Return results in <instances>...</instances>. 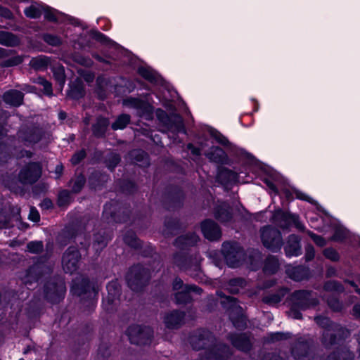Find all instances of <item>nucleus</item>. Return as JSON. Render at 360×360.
<instances>
[{"mask_svg": "<svg viewBox=\"0 0 360 360\" xmlns=\"http://www.w3.org/2000/svg\"><path fill=\"white\" fill-rule=\"evenodd\" d=\"M214 341L212 333L203 329L198 330L190 339L194 349H205V356L200 360H228L232 354L231 349L225 345H213Z\"/></svg>", "mask_w": 360, "mask_h": 360, "instance_id": "obj_1", "label": "nucleus"}, {"mask_svg": "<svg viewBox=\"0 0 360 360\" xmlns=\"http://www.w3.org/2000/svg\"><path fill=\"white\" fill-rule=\"evenodd\" d=\"M49 60L47 57L39 56L30 60V65L35 70H44L49 65Z\"/></svg>", "mask_w": 360, "mask_h": 360, "instance_id": "obj_37", "label": "nucleus"}, {"mask_svg": "<svg viewBox=\"0 0 360 360\" xmlns=\"http://www.w3.org/2000/svg\"><path fill=\"white\" fill-rule=\"evenodd\" d=\"M149 278L150 273L148 269L143 268L139 264L132 266L126 276L129 287L134 291L141 290Z\"/></svg>", "mask_w": 360, "mask_h": 360, "instance_id": "obj_5", "label": "nucleus"}, {"mask_svg": "<svg viewBox=\"0 0 360 360\" xmlns=\"http://www.w3.org/2000/svg\"><path fill=\"white\" fill-rule=\"evenodd\" d=\"M44 292L48 300L56 303L63 298L65 287L62 281L58 283L49 282L45 285Z\"/></svg>", "mask_w": 360, "mask_h": 360, "instance_id": "obj_12", "label": "nucleus"}, {"mask_svg": "<svg viewBox=\"0 0 360 360\" xmlns=\"http://www.w3.org/2000/svg\"><path fill=\"white\" fill-rule=\"evenodd\" d=\"M279 267L278 259L274 256L268 257L264 263V272L266 274H275Z\"/></svg>", "mask_w": 360, "mask_h": 360, "instance_id": "obj_34", "label": "nucleus"}, {"mask_svg": "<svg viewBox=\"0 0 360 360\" xmlns=\"http://www.w3.org/2000/svg\"><path fill=\"white\" fill-rule=\"evenodd\" d=\"M214 215L221 223H229L233 218L232 208L229 203L225 202H221L216 207Z\"/></svg>", "mask_w": 360, "mask_h": 360, "instance_id": "obj_19", "label": "nucleus"}, {"mask_svg": "<svg viewBox=\"0 0 360 360\" xmlns=\"http://www.w3.org/2000/svg\"><path fill=\"white\" fill-rule=\"evenodd\" d=\"M139 73L146 79L153 82L155 79L154 73L148 69L141 68L139 70Z\"/></svg>", "mask_w": 360, "mask_h": 360, "instance_id": "obj_49", "label": "nucleus"}, {"mask_svg": "<svg viewBox=\"0 0 360 360\" xmlns=\"http://www.w3.org/2000/svg\"><path fill=\"white\" fill-rule=\"evenodd\" d=\"M68 96L73 99H79L84 96V90L80 82H76L70 84Z\"/></svg>", "mask_w": 360, "mask_h": 360, "instance_id": "obj_35", "label": "nucleus"}, {"mask_svg": "<svg viewBox=\"0 0 360 360\" xmlns=\"http://www.w3.org/2000/svg\"><path fill=\"white\" fill-rule=\"evenodd\" d=\"M292 304L301 310H305L317 303L316 295L307 290H297L291 295Z\"/></svg>", "mask_w": 360, "mask_h": 360, "instance_id": "obj_8", "label": "nucleus"}, {"mask_svg": "<svg viewBox=\"0 0 360 360\" xmlns=\"http://www.w3.org/2000/svg\"><path fill=\"white\" fill-rule=\"evenodd\" d=\"M29 219L31 221H34V222H37L39 221L40 216H39L38 211L35 208H34V207L30 208V214H29Z\"/></svg>", "mask_w": 360, "mask_h": 360, "instance_id": "obj_61", "label": "nucleus"}, {"mask_svg": "<svg viewBox=\"0 0 360 360\" xmlns=\"http://www.w3.org/2000/svg\"><path fill=\"white\" fill-rule=\"evenodd\" d=\"M261 238L263 245L274 252L279 250L283 245L281 232L271 226L261 230Z\"/></svg>", "mask_w": 360, "mask_h": 360, "instance_id": "obj_6", "label": "nucleus"}, {"mask_svg": "<svg viewBox=\"0 0 360 360\" xmlns=\"http://www.w3.org/2000/svg\"><path fill=\"white\" fill-rule=\"evenodd\" d=\"M198 240V236L195 233H192L177 238L175 241V245L181 249H185L188 246L195 245Z\"/></svg>", "mask_w": 360, "mask_h": 360, "instance_id": "obj_26", "label": "nucleus"}, {"mask_svg": "<svg viewBox=\"0 0 360 360\" xmlns=\"http://www.w3.org/2000/svg\"><path fill=\"white\" fill-rule=\"evenodd\" d=\"M129 341L135 345H147L151 342L153 330L150 327L134 325L130 326L127 332Z\"/></svg>", "mask_w": 360, "mask_h": 360, "instance_id": "obj_7", "label": "nucleus"}, {"mask_svg": "<svg viewBox=\"0 0 360 360\" xmlns=\"http://www.w3.org/2000/svg\"><path fill=\"white\" fill-rule=\"evenodd\" d=\"M190 285H184L181 279L176 278L173 282V290H186V288H189Z\"/></svg>", "mask_w": 360, "mask_h": 360, "instance_id": "obj_58", "label": "nucleus"}, {"mask_svg": "<svg viewBox=\"0 0 360 360\" xmlns=\"http://www.w3.org/2000/svg\"><path fill=\"white\" fill-rule=\"evenodd\" d=\"M25 15L30 18H38L42 14V9L36 6H30L25 9Z\"/></svg>", "mask_w": 360, "mask_h": 360, "instance_id": "obj_40", "label": "nucleus"}, {"mask_svg": "<svg viewBox=\"0 0 360 360\" xmlns=\"http://www.w3.org/2000/svg\"><path fill=\"white\" fill-rule=\"evenodd\" d=\"M324 290L327 292H333L330 298L327 299V302L330 309L338 311L342 309V304L338 301L335 294L343 290V287L337 281H330L325 283Z\"/></svg>", "mask_w": 360, "mask_h": 360, "instance_id": "obj_14", "label": "nucleus"}, {"mask_svg": "<svg viewBox=\"0 0 360 360\" xmlns=\"http://www.w3.org/2000/svg\"><path fill=\"white\" fill-rule=\"evenodd\" d=\"M123 105L136 110L139 116L150 117L153 113L152 106L146 101L139 98L129 97L123 101Z\"/></svg>", "mask_w": 360, "mask_h": 360, "instance_id": "obj_13", "label": "nucleus"}, {"mask_svg": "<svg viewBox=\"0 0 360 360\" xmlns=\"http://www.w3.org/2000/svg\"><path fill=\"white\" fill-rule=\"evenodd\" d=\"M290 337V333H285L281 332L271 333L269 335L270 340L272 342L278 341L281 340H286Z\"/></svg>", "mask_w": 360, "mask_h": 360, "instance_id": "obj_53", "label": "nucleus"}, {"mask_svg": "<svg viewBox=\"0 0 360 360\" xmlns=\"http://www.w3.org/2000/svg\"><path fill=\"white\" fill-rule=\"evenodd\" d=\"M184 314L174 310L167 314L164 318V322L167 328L170 329L179 328L184 321Z\"/></svg>", "mask_w": 360, "mask_h": 360, "instance_id": "obj_21", "label": "nucleus"}, {"mask_svg": "<svg viewBox=\"0 0 360 360\" xmlns=\"http://www.w3.org/2000/svg\"><path fill=\"white\" fill-rule=\"evenodd\" d=\"M238 175L236 172L228 169H223L219 171L217 178L224 184H230L236 183L238 180Z\"/></svg>", "mask_w": 360, "mask_h": 360, "instance_id": "obj_29", "label": "nucleus"}, {"mask_svg": "<svg viewBox=\"0 0 360 360\" xmlns=\"http://www.w3.org/2000/svg\"><path fill=\"white\" fill-rule=\"evenodd\" d=\"M324 256L330 259L331 261H338L339 259V255L338 252L333 248H326L323 251Z\"/></svg>", "mask_w": 360, "mask_h": 360, "instance_id": "obj_48", "label": "nucleus"}, {"mask_svg": "<svg viewBox=\"0 0 360 360\" xmlns=\"http://www.w3.org/2000/svg\"><path fill=\"white\" fill-rule=\"evenodd\" d=\"M86 156V153L84 150H79L74 154L71 158V162L73 165L78 164Z\"/></svg>", "mask_w": 360, "mask_h": 360, "instance_id": "obj_57", "label": "nucleus"}, {"mask_svg": "<svg viewBox=\"0 0 360 360\" xmlns=\"http://www.w3.org/2000/svg\"><path fill=\"white\" fill-rule=\"evenodd\" d=\"M273 219L282 229H287L290 225L295 224L300 227L298 217L281 210H276L273 214Z\"/></svg>", "mask_w": 360, "mask_h": 360, "instance_id": "obj_15", "label": "nucleus"}, {"mask_svg": "<svg viewBox=\"0 0 360 360\" xmlns=\"http://www.w3.org/2000/svg\"><path fill=\"white\" fill-rule=\"evenodd\" d=\"M36 82L42 86L44 88V93L47 96H52L53 90H52V84L51 82L47 81L43 77H38L36 80Z\"/></svg>", "mask_w": 360, "mask_h": 360, "instance_id": "obj_43", "label": "nucleus"}, {"mask_svg": "<svg viewBox=\"0 0 360 360\" xmlns=\"http://www.w3.org/2000/svg\"><path fill=\"white\" fill-rule=\"evenodd\" d=\"M285 272L289 278L296 281L304 279L309 274L308 269L302 266H287Z\"/></svg>", "mask_w": 360, "mask_h": 360, "instance_id": "obj_24", "label": "nucleus"}, {"mask_svg": "<svg viewBox=\"0 0 360 360\" xmlns=\"http://www.w3.org/2000/svg\"><path fill=\"white\" fill-rule=\"evenodd\" d=\"M288 289L285 288H280L276 292L268 294L263 297L262 301L269 305H274L281 301L283 297L287 294Z\"/></svg>", "mask_w": 360, "mask_h": 360, "instance_id": "obj_28", "label": "nucleus"}, {"mask_svg": "<svg viewBox=\"0 0 360 360\" xmlns=\"http://www.w3.org/2000/svg\"><path fill=\"white\" fill-rule=\"evenodd\" d=\"M285 252L288 257L298 256L301 254V246L300 238L296 235H290L288 237L287 243L285 246Z\"/></svg>", "mask_w": 360, "mask_h": 360, "instance_id": "obj_22", "label": "nucleus"}, {"mask_svg": "<svg viewBox=\"0 0 360 360\" xmlns=\"http://www.w3.org/2000/svg\"><path fill=\"white\" fill-rule=\"evenodd\" d=\"M221 252L227 264L232 268L240 266L245 258L243 250L235 242H224Z\"/></svg>", "mask_w": 360, "mask_h": 360, "instance_id": "obj_4", "label": "nucleus"}, {"mask_svg": "<svg viewBox=\"0 0 360 360\" xmlns=\"http://www.w3.org/2000/svg\"><path fill=\"white\" fill-rule=\"evenodd\" d=\"M54 77L58 83L59 89L62 90L65 82L63 69L58 68L57 70H56L54 72Z\"/></svg>", "mask_w": 360, "mask_h": 360, "instance_id": "obj_45", "label": "nucleus"}, {"mask_svg": "<svg viewBox=\"0 0 360 360\" xmlns=\"http://www.w3.org/2000/svg\"><path fill=\"white\" fill-rule=\"evenodd\" d=\"M246 281L241 278L231 279L226 284L225 289L231 293H239L246 286Z\"/></svg>", "mask_w": 360, "mask_h": 360, "instance_id": "obj_30", "label": "nucleus"}, {"mask_svg": "<svg viewBox=\"0 0 360 360\" xmlns=\"http://www.w3.org/2000/svg\"><path fill=\"white\" fill-rule=\"evenodd\" d=\"M70 200V193L69 191L64 190L59 193L58 203L59 206H65L69 203Z\"/></svg>", "mask_w": 360, "mask_h": 360, "instance_id": "obj_46", "label": "nucleus"}, {"mask_svg": "<svg viewBox=\"0 0 360 360\" xmlns=\"http://www.w3.org/2000/svg\"><path fill=\"white\" fill-rule=\"evenodd\" d=\"M85 183V178L83 175L77 176L70 181L72 190L74 193H78L81 191Z\"/></svg>", "mask_w": 360, "mask_h": 360, "instance_id": "obj_41", "label": "nucleus"}, {"mask_svg": "<svg viewBox=\"0 0 360 360\" xmlns=\"http://www.w3.org/2000/svg\"><path fill=\"white\" fill-rule=\"evenodd\" d=\"M22 58L20 56H14L4 61V66L11 67L20 64Z\"/></svg>", "mask_w": 360, "mask_h": 360, "instance_id": "obj_55", "label": "nucleus"}, {"mask_svg": "<svg viewBox=\"0 0 360 360\" xmlns=\"http://www.w3.org/2000/svg\"><path fill=\"white\" fill-rule=\"evenodd\" d=\"M130 122V116L127 114L120 115L115 122L112 124L114 130L123 129Z\"/></svg>", "mask_w": 360, "mask_h": 360, "instance_id": "obj_38", "label": "nucleus"}, {"mask_svg": "<svg viewBox=\"0 0 360 360\" xmlns=\"http://www.w3.org/2000/svg\"><path fill=\"white\" fill-rule=\"evenodd\" d=\"M315 255L314 249L311 245H308L306 248L305 258L307 261L311 260Z\"/></svg>", "mask_w": 360, "mask_h": 360, "instance_id": "obj_62", "label": "nucleus"}, {"mask_svg": "<svg viewBox=\"0 0 360 360\" xmlns=\"http://www.w3.org/2000/svg\"><path fill=\"white\" fill-rule=\"evenodd\" d=\"M27 250L33 254H38L42 252L44 244L42 241H31L27 245Z\"/></svg>", "mask_w": 360, "mask_h": 360, "instance_id": "obj_42", "label": "nucleus"}, {"mask_svg": "<svg viewBox=\"0 0 360 360\" xmlns=\"http://www.w3.org/2000/svg\"><path fill=\"white\" fill-rule=\"evenodd\" d=\"M220 297V302L222 306L229 312L230 319L233 326L239 329L246 326V318L243 315V309L238 304L237 300L230 296H226L222 292H218Z\"/></svg>", "mask_w": 360, "mask_h": 360, "instance_id": "obj_3", "label": "nucleus"}, {"mask_svg": "<svg viewBox=\"0 0 360 360\" xmlns=\"http://www.w3.org/2000/svg\"><path fill=\"white\" fill-rule=\"evenodd\" d=\"M299 310L301 309L297 308V307H295L294 304H292V307L290 311V316H291L295 319H302V314Z\"/></svg>", "mask_w": 360, "mask_h": 360, "instance_id": "obj_59", "label": "nucleus"}, {"mask_svg": "<svg viewBox=\"0 0 360 360\" xmlns=\"http://www.w3.org/2000/svg\"><path fill=\"white\" fill-rule=\"evenodd\" d=\"M107 290L108 295V297L106 298V300H105L103 303L105 304V302H107L108 305H111L114 303V302L116 300V299L118 298L120 295V289L118 287L117 282H110L107 285ZM110 309H111V307L108 306L107 307V310Z\"/></svg>", "mask_w": 360, "mask_h": 360, "instance_id": "obj_27", "label": "nucleus"}, {"mask_svg": "<svg viewBox=\"0 0 360 360\" xmlns=\"http://www.w3.org/2000/svg\"><path fill=\"white\" fill-rule=\"evenodd\" d=\"M44 18L49 21L56 22L58 20V13L55 10L48 8L44 11Z\"/></svg>", "mask_w": 360, "mask_h": 360, "instance_id": "obj_50", "label": "nucleus"}, {"mask_svg": "<svg viewBox=\"0 0 360 360\" xmlns=\"http://www.w3.org/2000/svg\"><path fill=\"white\" fill-rule=\"evenodd\" d=\"M316 323L323 328L322 342L326 346L331 345L338 341L349 336V331L340 325L332 323L328 318L316 316Z\"/></svg>", "mask_w": 360, "mask_h": 360, "instance_id": "obj_2", "label": "nucleus"}, {"mask_svg": "<svg viewBox=\"0 0 360 360\" xmlns=\"http://www.w3.org/2000/svg\"><path fill=\"white\" fill-rule=\"evenodd\" d=\"M131 156L134 158L137 162L143 160L147 162L148 160L147 154L143 150H134L131 153Z\"/></svg>", "mask_w": 360, "mask_h": 360, "instance_id": "obj_52", "label": "nucleus"}, {"mask_svg": "<svg viewBox=\"0 0 360 360\" xmlns=\"http://www.w3.org/2000/svg\"><path fill=\"white\" fill-rule=\"evenodd\" d=\"M0 16L6 19H12L13 13L8 8L3 7L0 5Z\"/></svg>", "mask_w": 360, "mask_h": 360, "instance_id": "obj_60", "label": "nucleus"}, {"mask_svg": "<svg viewBox=\"0 0 360 360\" xmlns=\"http://www.w3.org/2000/svg\"><path fill=\"white\" fill-rule=\"evenodd\" d=\"M353 315L360 319V304H356L353 307Z\"/></svg>", "mask_w": 360, "mask_h": 360, "instance_id": "obj_64", "label": "nucleus"}, {"mask_svg": "<svg viewBox=\"0 0 360 360\" xmlns=\"http://www.w3.org/2000/svg\"><path fill=\"white\" fill-rule=\"evenodd\" d=\"M80 254L77 248L70 247L62 258L63 270L66 273L72 274L78 269Z\"/></svg>", "mask_w": 360, "mask_h": 360, "instance_id": "obj_10", "label": "nucleus"}, {"mask_svg": "<svg viewBox=\"0 0 360 360\" xmlns=\"http://www.w3.org/2000/svg\"><path fill=\"white\" fill-rule=\"evenodd\" d=\"M124 241L126 244L134 248H139L141 246L140 241L137 239L133 231H128L124 235Z\"/></svg>", "mask_w": 360, "mask_h": 360, "instance_id": "obj_39", "label": "nucleus"}, {"mask_svg": "<svg viewBox=\"0 0 360 360\" xmlns=\"http://www.w3.org/2000/svg\"><path fill=\"white\" fill-rule=\"evenodd\" d=\"M206 156L212 162L220 163L224 161L226 158L225 152L219 147H212L209 152L206 153Z\"/></svg>", "mask_w": 360, "mask_h": 360, "instance_id": "obj_33", "label": "nucleus"}, {"mask_svg": "<svg viewBox=\"0 0 360 360\" xmlns=\"http://www.w3.org/2000/svg\"><path fill=\"white\" fill-rule=\"evenodd\" d=\"M310 352L309 344L304 337L297 340L296 344L292 348V354L296 359L310 360L307 358Z\"/></svg>", "mask_w": 360, "mask_h": 360, "instance_id": "obj_18", "label": "nucleus"}, {"mask_svg": "<svg viewBox=\"0 0 360 360\" xmlns=\"http://www.w3.org/2000/svg\"><path fill=\"white\" fill-rule=\"evenodd\" d=\"M41 174V165L38 162H30L21 169L18 179L23 184H32L39 179Z\"/></svg>", "mask_w": 360, "mask_h": 360, "instance_id": "obj_9", "label": "nucleus"}, {"mask_svg": "<svg viewBox=\"0 0 360 360\" xmlns=\"http://www.w3.org/2000/svg\"><path fill=\"white\" fill-rule=\"evenodd\" d=\"M18 38L13 34L5 31H0V44L8 46H13L18 44Z\"/></svg>", "mask_w": 360, "mask_h": 360, "instance_id": "obj_36", "label": "nucleus"}, {"mask_svg": "<svg viewBox=\"0 0 360 360\" xmlns=\"http://www.w3.org/2000/svg\"><path fill=\"white\" fill-rule=\"evenodd\" d=\"M19 138L29 146L37 143L41 138V130L38 127L22 128L18 132Z\"/></svg>", "mask_w": 360, "mask_h": 360, "instance_id": "obj_17", "label": "nucleus"}, {"mask_svg": "<svg viewBox=\"0 0 360 360\" xmlns=\"http://www.w3.org/2000/svg\"><path fill=\"white\" fill-rule=\"evenodd\" d=\"M71 291L74 295L78 296L85 294H89V296H91L92 295H96L98 289L94 285H92L88 278L80 276L73 280Z\"/></svg>", "mask_w": 360, "mask_h": 360, "instance_id": "obj_11", "label": "nucleus"}, {"mask_svg": "<svg viewBox=\"0 0 360 360\" xmlns=\"http://www.w3.org/2000/svg\"><path fill=\"white\" fill-rule=\"evenodd\" d=\"M108 240V237L101 236V238H98L97 236H96L94 246L96 250H101L106 246Z\"/></svg>", "mask_w": 360, "mask_h": 360, "instance_id": "obj_51", "label": "nucleus"}, {"mask_svg": "<svg viewBox=\"0 0 360 360\" xmlns=\"http://www.w3.org/2000/svg\"><path fill=\"white\" fill-rule=\"evenodd\" d=\"M354 358L352 352L346 348H342L328 356L327 360H354Z\"/></svg>", "mask_w": 360, "mask_h": 360, "instance_id": "obj_32", "label": "nucleus"}, {"mask_svg": "<svg viewBox=\"0 0 360 360\" xmlns=\"http://www.w3.org/2000/svg\"><path fill=\"white\" fill-rule=\"evenodd\" d=\"M109 125V121L104 117H98L96 123L93 125V134L96 137L104 136L106 129Z\"/></svg>", "mask_w": 360, "mask_h": 360, "instance_id": "obj_31", "label": "nucleus"}, {"mask_svg": "<svg viewBox=\"0 0 360 360\" xmlns=\"http://www.w3.org/2000/svg\"><path fill=\"white\" fill-rule=\"evenodd\" d=\"M43 39L44 41H46L47 44L51 46H59L61 44V39L60 37L50 34H46L44 35Z\"/></svg>", "mask_w": 360, "mask_h": 360, "instance_id": "obj_47", "label": "nucleus"}, {"mask_svg": "<svg viewBox=\"0 0 360 360\" xmlns=\"http://www.w3.org/2000/svg\"><path fill=\"white\" fill-rule=\"evenodd\" d=\"M120 160V156L117 154H113L111 156V161L108 165V167L112 170Z\"/></svg>", "mask_w": 360, "mask_h": 360, "instance_id": "obj_63", "label": "nucleus"}, {"mask_svg": "<svg viewBox=\"0 0 360 360\" xmlns=\"http://www.w3.org/2000/svg\"><path fill=\"white\" fill-rule=\"evenodd\" d=\"M193 292L197 294H200L201 290L198 286L191 285L189 288H186V290L179 291L175 294V300L176 304H185L188 302L191 297L190 292Z\"/></svg>", "mask_w": 360, "mask_h": 360, "instance_id": "obj_25", "label": "nucleus"}, {"mask_svg": "<svg viewBox=\"0 0 360 360\" xmlns=\"http://www.w3.org/2000/svg\"><path fill=\"white\" fill-rule=\"evenodd\" d=\"M201 230L205 238L209 240H217L221 236L220 227L210 219H206L202 222Z\"/></svg>", "mask_w": 360, "mask_h": 360, "instance_id": "obj_16", "label": "nucleus"}, {"mask_svg": "<svg viewBox=\"0 0 360 360\" xmlns=\"http://www.w3.org/2000/svg\"><path fill=\"white\" fill-rule=\"evenodd\" d=\"M23 98L24 94L15 89L7 91L3 95V100L6 103L15 107L22 103Z\"/></svg>", "mask_w": 360, "mask_h": 360, "instance_id": "obj_23", "label": "nucleus"}, {"mask_svg": "<svg viewBox=\"0 0 360 360\" xmlns=\"http://www.w3.org/2000/svg\"><path fill=\"white\" fill-rule=\"evenodd\" d=\"M74 60L79 64L84 65V66H91L92 64V61L89 58H85L81 55L75 54L74 56Z\"/></svg>", "mask_w": 360, "mask_h": 360, "instance_id": "obj_54", "label": "nucleus"}, {"mask_svg": "<svg viewBox=\"0 0 360 360\" xmlns=\"http://www.w3.org/2000/svg\"><path fill=\"white\" fill-rule=\"evenodd\" d=\"M308 234L317 245L323 247L326 245V240L321 236H318L310 231L308 232Z\"/></svg>", "mask_w": 360, "mask_h": 360, "instance_id": "obj_56", "label": "nucleus"}, {"mask_svg": "<svg viewBox=\"0 0 360 360\" xmlns=\"http://www.w3.org/2000/svg\"><path fill=\"white\" fill-rule=\"evenodd\" d=\"M171 121L174 122V127L177 132L184 131V121L181 116L175 115L170 117Z\"/></svg>", "mask_w": 360, "mask_h": 360, "instance_id": "obj_44", "label": "nucleus"}, {"mask_svg": "<svg viewBox=\"0 0 360 360\" xmlns=\"http://www.w3.org/2000/svg\"><path fill=\"white\" fill-rule=\"evenodd\" d=\"M229 339L231 342L233 347L239 350L248 351L251 347V342L249 335L243 334H232L230 335Z\"/></svg>", "mask_w": 360, "mask_h": 360, "instance_id": "obj_20", "label": "nucleus"}]
</instances>
